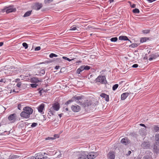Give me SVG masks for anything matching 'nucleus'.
I'll list each match as a JSON object with an SVG mask.
<instances>
[{
	"mask_svg": "<svg viewBox=\"0 0 159 159\" xmlns=\"http://www.w3.org/2000/svg\"><path fill=\"white\" fill-rule=\"evenodd\" d=\"M33 109L29 107H25L23 109V111L20 114L21 116L25 118H29L30 115L32 113Z\"/></svg>",
	"mask_w": 159,
	"mask_h": 159,
	"instance_id": "1",
	"label": "nucleus"
},
{
	"mask_svg": "<svg viewBox=\"0 0 159 159\" xmlns=\"http://www.w3.org/2000/svg\"><path fill=\"white\" fill-rule=\"evenodd\" d=\"M73 156L76 159H87V154L85 152H75L73 154Z\"/></svg>",
	"mask_w": 159,
	"mask_h": 159,
	"instance_id": "2",
	"label": "nucleus"
},
{
	"mask_svg": "<svg viewBox=\"0 0 159 159\" xmlns=\"http://www.w3.org/2000/svg\"><path fill=\"white\" fill-rule=\"evenodd\" d=\"M60 108V105L57 102L55 103L52 104V106L51 107L49 110V112L52 115H54L55 111H58Z\"/></svg>",
	"mask_w": 159,
	"mask_h": 159,
	"instance_id": "3",
	"label": "nucleus"
},
{
	"mask_svg": "<svg viewBox=\"0 0 159 159\" xmlns=\"http://www.w3.org/2000/svg\"><path fill=\"white\" fill-rule=\"evenodd\" d=\"M16 9L14 8L13 6H10L8 7H5L2 10V12H6V13L8 14L9 13L15 12L16 11Z\"/></svg>",
	"mask_w": 159,
	"mask_h": 159,
	"instance_id": "4",
	"label": "nucleus"
},
{
	"mask_svg": "<svg viewBox=\"0 0 159 159\" xmlns=\"http://www.w3.org/2000/svg\"><path fill=\"white\" fill-rule=\"evenodd\" d=\"M96 81L102 84H105L107 82L105 76L101 75L98 76L96 79Z\"/></svg>",
	"mask_w": 159,
	"mask_h": 159,
	"instance_id": "5",
	"label": "nucleus"
},
{
	"mask_svg": "<svg viewBox=\"0 0 159 159\" xmlns=\"http://www.w3.org/2000/svg\"><path fill=\"white\" fill-rule=\"evenodd\" d=\"M75 101L79 105H82L83 102V98L82 96H75L73 98Z\"/></svg>",
	"mask_w": 159,
	"mask_h": 159,
	"instance_id": "6",
	"label": "nucleus"
},
{
	"mask_svg": "<svg viewBox=\"0 0 159 159\" xmlns=\"http://www.w3.org/2000/svg\"><path fill=\"white\" fill-rule=\"evenodd\" d=\"M97 156V155L96 153L93 152H90L87 155V159H93Z\"/></svg>",
	"mask_w": 159,
	"mask_h": 159,
	"instance_id": "7",
	"label": "nucleus"
},
{
	"mask_svg": "<svg viewBox=\"0 0 159 159\" xmlns=\"http://www.w3.org/2000/svg\"><path fill=\"white\" fill-rule=\"evenodd\" d=\"M36 159H47L48 157L46 156H44L43 155L40 154V153L36 154L35 155Z\"/></svg>",
	"mask_w": 159,
	"mask_h": 159,
	"instance_id": "8",
	"label": "nucleus"
},
{
	"mask_svg": "<svg viewBox=\"0 0 159 159\" xmlns=\"http://www.w3.org/2000/svg\"><path fill=\"white\" fill-rule=\"evenodd\" d=\"M130 142L129 140L126 137L122 139L121 140V143L125 145L130 143Z\"/></svg>",
	"mask_w": 159,
	"mask_h": 159,
	"instance_id": "9",
	"label": "nucleus"
},
{
	"mask_svg": "<svg viewBox=\"0 0 159 159\" xmlns=\"http://www.w3.org/2000/svg\"><path fill=\"white\" fill-rule=\"evenodd\" d=\"M42 6L43 5L42 3L38 2L36 3L33 6V8L36 10H39Z\"/></svg>",
	"mask_w": 159,
	"mask_h": 159,
	"instance_id": "10",
	"label": "nucleus"
},
{
	"mask_svg": "<svg viewBox=\"0 0 159 159\" xmlns=\"http://www.w3.org/2000/svg\"><path fill=\"white\" fill-rule=\"evenodd\" d=\"M71 108L73 111L77 112L79 111L80 109V107L79 106L77 105H72L71 106Z\"/></svg>",
	"mask_w": 159,
	"mask_h": 159,
	"instance_id": "11",
	"label": "nucleus"
},
{
	"mask_svg": "<svg viewBox=\"0 0 159 159\" xmlns=\"http://www.w3.org/2000/svg\"><path fill=\"white\" fill-rule=\"evenodd\" d=\"M8 120L10 121H12L13 122L15 121L16 119V114H13L10 115L8 117Z\"/></svg>",
	"mask_w": 159,
	"mask_h": 159,
	"instance_id": "12",
	"label": "nucleus"
},
{
	"mask_svg": "<svg viewBox=\"0 0 159 159\" xmlns=\"http://www.w3.org/2000/svg\"><path fill=\"white\" fill-rule=\"evenodd\" d=\"M150 144L149 143L147 142H143L141 144V147L144 149L148 148L150 147Z\"/></svg>",
	"mask_w": 159,
	"mask_h": 159,
	"instance_id": "13",
	"label": "nucleus"
},
{
	"mask_svg": "<svg viewBox=\"0 0 159 159\" xmlns=\"http://www.w3.org/2000/svg\"><path fill=\"white\" fill-rule=\"evenodd\" d=\"M44 108V104L43 103L41 104L38 107V110L39 112L43 114V110Z\"/></svg>",
	"mask_w": 159,
	"mask_h": 159,
	"instance_id": "14",
	"label": "nucleus"
},
{
	"mask_svg": "<svg viewBox=\"0 0 159 159\" xmlns=\"http://www.w3.org/2000/svg\"><path fill=\"white\" fill-rule=\"evenodd\" d=\"M159 57V54L155 53L152 54L150 56V57L149 58V60L150 61L152 60L153 59H155L157 57Z\"/></svg>",
	"mask_w": 159,
	"mask_h": 159,
	"instance_id": "15",
	"label": "nucleus"
},
{
	"mask_svg": "<svg viewBox=\"0 0 159 159\" xmlns=\"http://www.w3.org/2000/svg\"><path fill=\"white\" fill-rule=\"evenodd\" d=\"M100 96L104 98V100L108 102L109 101V95L105 93H102L100 95Z\"/></svg>",
	"mask_w": 159,
	"mask_h": 159,
	"instance_id": "16",
	"label": "nucleus"
},
{
	"mask_svg": "<svg viewBox=\"0 0 159 159\" xmlns=\"http://www.w3.org/2000/svg\"><path fill=\"white\" fill-rule=\"evenodd\" d=\"M129 93H122L121 96V99L124 100L129 95Z\"/></svg>",
	"mask_w": 159,
	"mask_h": 159,
	"instance_id": "17",
	"label": "nucleus"
},
{
	"mask_svg": "<svg viewBox=\"0 0 159 159\" xmlns=\"http://www.w3.org/2000/svg\"><path fill=\"white\" fill-rule=\"evenodd\" d=\"M119 39L120 40H128L130 42V43H131V41L129 40L128 37L126 36H120L119 38Z\"/></svg>",
	"mask_w": 159,
	"mask_h": 159,
	"instance_id": "18",
	"label": "nucleus"
},
{
	"mask_svg": "<svg viewBox=\"0 0 159 159\" xmlns=\"http://www.w3.org/2000/svg\"><path fill=\"white\" fill-rule=\"evenodd\" d=\"M115 155L112 152H110L108 154V159H114Z\"/></svg>",
	"mask_w": 159,
	"mask_h": 159,
	"instance_id": "19",
	"label": "nucleus"
},
{
	"mask_svg": "<svg viewBox=\"0 0 159 159\" xmlns=\"http://www.w3.org/2000/svg\"><path fill=\"white\" fill-rule=\"evenodd\" d=\"M155 143L158 146H159V134H157L155 136Z\"/></svg>",
	"mask_w": 159,
	"mask_h": 159,
	"instance_id": "20",
	"label": "nucleus"
},
{
	"mask_svg": "<svg viewBox=\"0 0 159 159\" xmlns=\"http://www.w3.org/2000/svg\"><path fill=\"white\" fill-rule=\"evenodd\" d=\"M139 133L143 136H145L146 134V130L145 129H141L139 131Z\"/></svg>",
	"mask_w": 159,
	"mask_h": 159,
	"instance_id": "21",
	"label": "nucleus"
},
{
	"mask_svg": "<svg viewBox=\"0 0 159 159\" xmlns=\"http://www.w3.org/2000/svg\"><path fill=\"white\" fill-rule=\"evenodd\" d=\"M156 144H154L153 147V152L157 154L159 152V149L156 145Z\"/></svg>",
	"mask_w": 159,
	"mask_h": 159,
	"instance_id": "22",
	"label": "nucleus"
},
{
	"mask_svg": "<svg viewBox=\"0 0 159 159\" xmlns=\"http://www.w3.org/2000/svg\"><path fill=\"white\" fill-rule=\"evenodd\" d=\"M84 66H82L80 67L77 69V73L78 74H80L81 72L82 71L84 70Z\"/></svg>",
	"mask_w": 159,
	"mask_h": 159,
	"instance_id": "23",
	"label": "nucleus"
},
{
	"mask_svg": "<svg viewBox=\"0 0 159 159\" xmlns=\"http://www.w3.org/2000/svg\"><path fill=\"white\" fill-rule=\"evenodd\" d=\"M32 11H27L24 15V17H26L29 16L31 15Z\"/></svg>",
	"mask_w": 159,
	"mask_h": 159,
	"instance_id": "24",
	"label": "nucleus"
},
{
	"mask_svg": "<svg viewBox=\"0 0 159 159\" xmlns=\"http://www.w3.org/2000/svg\"><path fill=\"white\" fill-rule=\"evenodd\" d=\"M149 40V38H146V37H143L141 38L140 40V41L141 43H144L146 42L147 41Z\"/></svg>",
	"mask_w": 159,
	"mask_h": 159,
	"instance_id": "25",
	"label": "nucleus"
},
{
	"mask_svg": "<svg viewBox=\"0 0 159 159\" xmlns=\"http://www.w3.org/2000/svg\"><path fill=\"white\" fill-rule=\"evenodd\" d=\"M153 131L155 132H158L159 131V127L156 125L154 126Z\"/></svg>",
	"mask_w": 159,
	"mask_h": 159,
	"instance_id": "26",
	"label": "nucleus"
},
{
	"mask_svg": "<svg viewBox=\"0 0 159 159\" xmlns=\"http://www.w3.org/2000/svg\"><path fill=\"white\" fill-rule=\"evenodd\" d=\"M132 11L134 14H138L139 13V10L137 8H135L133 9Z\"/></svg>",
	"mask_w": 159,
	"mask_h": 159,
	"instance_id": "27",
	"label": "nucleus"
},
{
	"mask_svg": "<svg viewBox=\"0 0 159 159\" xmlns=\"http://www.w3.org/2000/svg\"><path fill=\"white\" fill-rule=\"evenodd\" d=\"M138 46V45L137 43H133L129 45V47L134 48L137 47Z\"/></svg>",
	"mask_w": 159,
	"mask_h": 159,
	"instance_id": "28",
	"label": "nucleus"
},
{
	"mask_svg": "<svg viewBox=\"0 0 159 159\" xmlns=\"http://www.w3.org/2000/svg\"><path fill=\"white\" fill-rule=\"evenodd\" d=\"M118 87V84H116L115 85H114L113 87H112V90L113 91L115 90Z\"/></svg>",
	"mask_w": 159,
	"mask_h": 159,
	"instance_id": "29",
	"label": "nucleus"
},
{
	"mask_svg": "<svg viewBox=\"0 0 159 159\" xmlns=\"http://www.w3.org/2000/svg\"><path fill=\"white\" fill-rule=\"evenodd\" d=\"M45 71L43 69L41 70L40 72L39 73V75H42L45 74Z\"/></svg>",
	"mask_w": 159,
	"mask_h": 159,
	"instance_id": "30",
	"label": "nucleus"
},
{
	"mask_svg": "<svg viewBox=\"0 0 159 159\" xmlns=\"http://www.w3.org/2000/svg\"><path fill=\"white\" fill-rule=\"evenodd\" d=\"M32 81L35 83L38 82L39 81L38 79L36 78H34L32 80Z\"/></svg>",
	"mask_w": 159,
	"mask_h": 159,
	"instance_id": "31",
	"label": "nucleus"
},
{
	"mask_svg": "<svg viewBox=\"0 0 159 159\" xmlns=\"http://www.w3.org/2000/svg\"><path fill=\"white\" fill-rule=\"evenodd\" d=\"M84 70H88L89 69H90V67L89 66H88L87 65H86V66L84 65Z\"/></svg>",
	"mask_w": 159,
	"mask_h": 159,
	"instance_id": "32",
	"label": "nucleus"
},
{
	"mask_svg": "<svg viewBox=\"0 0 159 159\" xmlns=\"http://www.w3.org/2000/svg\"><path fill=\"white\" fill-rule=\"evenodd\" d=\"M117 39H117V37H113V38H111L110 39V40L111 42H115L116 41H117Z\"/></svg>",
	"mask_w": 159,
	"mask_h": 159,
	"instance_id": "33",
	"label": "nucleus"
},
{
	"mask_svg": "<svg viewBox=\"0 0 159 159\" xmlns=\"http://www.w3.org/2000/svg\"><path fill=\"white\" fill-rule=\"evenodd\" d=\"M84 107H89L91 105V103L89 102H85L84 104Z\"/></svg>",
	"mask_w": 159,
	"mask_h": 159,
	"instance_id": "34",
	"label": "nucleus"
},
{
	"mask_svg": "<svg viewBox=\"0 0 159 159\" xmlns=\"http://www.w3.org/2000/svg\"><path fill=\"white\" fill-rule=\"evenodd\" d=\"M57 57V55L55 54L54 53H52L50 54V55H49V57L50 58H52L53 57Z\"/></svg>",
	"mask_w": 159,
	"mask_h": 159,
	"instance_id": "35",
	"label": "nucleus"
},
{
	"mask_svg": "<svg viewBox=\"0 0 159 159\" xmlns=\"http://www.w3.org/2000/svg\"><path fill=\"white\" fill-rule=\"evenodd\" d=\"M76 29V27L75 26V25H74L70 27V30H75Z\"/></svg>",
	"mask_w": 159,
	"mask_h": 159,
	"instance_id": "36",
	"label": "nucleus"
},
{
	"mask_svg": "<svg viewBox=\"0 0 159 159\" xmlns=\"http://www.w3.org/2000/svg\"><path fill=\"white\" fill-rule=\"evenodd\" d=\"M53 0H44L45 4H49L53 1Z\"/></svg>",
	"mask_w": 159,
	"mask_h": 159,
	"instance_id": "37",
	"label": "nucleus"
},
{
	"mask_svg": "<svg viewBox=\"0 0 159 159\" xmlns=\"http://www.w3.org/2000/svg\"><path fill=\"white\" fill-rule=\"evenodd\" d=\"M23 46L25 47V49H26L28 48V44L26 43H22Z\"/></svg>",
	"mask_w": 159,
	"mask_h": 159,
	"instance_id": "38",
	"label": "nucleus"
},
{
	"mask_svg": "<svg viewBox=\"0 0 159 159\" xmlns=\"http://www.w3.org/2000/svg\"><path fill=\"white\" fill-rule=\"evenodd\" d=\"M38 125L37 123H32L31 127H34L37 126Z\"/></svg>",
	"mask_w": 159,
	"mask_h": 159,
	"instance_id": "39",
	"label": "nucleus"
},
{
	"mask_svg": "<svg viewBox=\"0 0 159 159\" xmlns=\"http://www.w3.org/2000/svg\"><path fill=\"white\" fill-rule=\"evenodd\" d=\"M143 32L144 34H148L150 32V30H143L142 31Z\"/></svg>",
	"mask_w": 159,
	"mask_h": 159,
	"instance_id": "40",
	"label": "nucleus"
},
{
	"mask_svg": "<svg viewBox=\"0 0 159 159\" xmlns=\"http://www.w3.org/2000/svg\"><path fill=\"white\" fill-rule=\"evenodd\" d=\"M51 115H52V114H51L50 113V112L48 111V115H47V116H48V118H49V119H51L52 120H53V119L52 118H51Z\"/></svg>",
	"mask_w": 159,
	"mask_h": 159,
	"instance_id": "41",
	"label": "nucleus"
},
{
	"mask_svg": "<svg viewBox=\"0 0 159 159\" xmlns=\"http://www.w3.org/2000/svg\"><path fill=\"white\" fill-rule=\"evenodd\" d=\"M62 58L64 59L67 60V61H71V60H72V59H70L69 58H67V57H62Z\"/></svg>",
	"mask_w": 159,
	"mask_h": 159,
	"instance_id": "42",
	"label": "nucleus"
},
{
	"mask_svg": "<svg viewBox=\"0 0 159 159\" xmlns=\"http://www.w3.org/2000/svg\"><path fill=\"white\" fill-rule=\"evenodd\" d=\"M73 101L72 100H70L68 101H67L65 105H68L69 103L72 102Z\"/></svg>",
	"mask_w": 159,
	"mask_h": 159,
	"instance_id": "43",
	"label": "nucleus"
},
{
	"mask_svg": "<svg viewBox=\"0 0 159 159\" xmlns=\"http://www.w3.org/2000/svg\"><path fill=\"white\" fill-rule=\"evenodd\" d=\"M30 85L31 86L32 88H36V87L38 86V85L36 84H31Z\"/></svg>",
	"mask_w": 159,
	"mask_h": 159,
	"instance_id": "44",
	"label": "nucleus"
},
{
	"mask_svg": "<svg viewBox=\"0 0 159 159\" xmlns=\"http://www.w3.org/2000/svg\"><path fill=\"white\" fill-rule=\"evenodd\" d=\"M55 139V138H53L52 137H48V138H46V140H48V139Z\"/></svg>",
	"mask_w": 159,
	"mask_h": 159,
	"instance_id": "45",
	"label": "nucleus"
},
{
	"mask_svg": "<svg viewBox=\"0 0 159 159\" xmlns=\"http://www.w3.org/2000/svg\"><path fill=\"white\" fill-rule=\"evenodd\" d=\"M40 49H41V48L40 47H39V46L35 48V50L36 51H39Z\"/></svg>",
	"mask_w": 159,
	"mask_h": 159,
	"instance_id": "46",
	"label": "nucleus"
},
{
	"mask_svg": "<svg viewBox=\"0 0 159 159\" xmlns=\"http://www.w3.org/2000/svg\"><path fill=\"white\" fill-rule=\"evenodd\" d=\"M129 3H130V6L132 8H135V7H136L135 4H133L132 5L131 2H130Z\"/></svg>",
	"mask_w": 159,
	"mask_h": 159,
	"instance_id": "47",
	"label": "nucleus"
},
{
	"mask_svg": "<svg viewBox=\"0 0 159 159\" xmlns=\"http://www.w3.org/2000/svg\"><path fill=\"white\" fill-rule=\"evenodd\" d=\"M144 159H150V157L148 156V155H146L144 157H143Z\"/></svg>",
	"mask_w": 159,
	"mask_h": 159,
	"instance_id": "48",
	"label": "nucleus"
},
{
	"mask_svg": "<svg viewBox=\"0 0 159 159\" xmlns=\"http://www.w3.org/2000/svg\"><path fill=\"white\" fill-rule=\"evenodd\" d=\"M138 66V65L137 64H134L132 66V67L133 68H137Z\"/></svg>",
	"mask_w": 159,
	"mask_h": 159,
	"instance_id": "49",
	"label": "nucleus"
},
{
	"mask_svg": "<svg viewBox=\"0 0 159 159\" xmlns=\"http://www.w3.org/2000/svg\"><path fill=\"white\" fill-rule=\"evenodd\" d=\"M21 82H19V83H18L17 84H16V86H17L18 87L20 88V86H21Z\"/></svg>",
	"mask_w": 159,
	"mask_h": 159,
	"instance_id": "50",
	"label": "nucleus"
},
{
	"mask_svg": "<svg viewBox=\"0 0 159 159\" xmlns=\"http://www.w3.org/2000/svg\"><path fill=\"white\" fill-rule=\"evenodd\" d=\"M21 105L20 104H19L18 105V108L19 110H21Z\"/></svg>",
	"mask_w": 159,
	"mask_h": 159,
	"instance_id": "51",
	"label": "nucleus"
},
{
	"mask_svg": "<svg viewBox=\"0 0 159 159\" xmlns=\"http://www.w3.org/2000/svg\"><path fill=\"white\" fill-rule=\"evenodd\" d=\"M59 137V135L58 134H55L54 135L53 138H55V139L56 138H58Z\"/></svg>",
	"mask_w": 159,
	"mask_h": 159,
	"instance_id": "52",
	"label": "nucleus"
},
{
	"mask_svg": "<svg viewBox=\"0 0 159 159\" xmlns=\"http://www.w3.org/2000/svg\"><path fill=\"white\" fill-rule=\"evenodd\" d=\"M28 159H36V158L34 156H32L30 158H28Z\"/></svg>",
	"mask_w": 159,
	"mask_h": 159,
	"instance_id": "53",
	"label": "nucleus"
},
{
	"mask_svg": "<svg viewBox=\"0 0 159 159\" xmlns=\"http://www.w3.org/2000/svg\"><path fill=\"white\" fill-rule=\"evenodd\" d=\"M140 126H142L144 127H145V128H146V126H145V125L144 124H140Z\"/></svg>",
	"mask_w": 159,
	"mask_h": 159,
	"instance_id": "54",
	"label": "nucleus"
},
{
	"mask_svg": "<svg viewBox=\"0 0 159 159\" xmlns=\"http://www.w3.org/2000/svg\"><path fill=\"white\" fill-rule=\"evenodd\" d=\"M60 67V66H56L55 67V69L56 70L58 69Z\"/></svg>",
	"mask_w": 159,
	"mask_h": 159,
	"instance_id": "55",
	"label": "nucleus"
},
{
	"mask_svg": "<svg viewBox=\"0 0 159 159\" xmlns=\"http://www.w3.org/2000/svg\"><path fill=\"white\" fill-rule=\"evenodd\" d=\"M3 44V43L2 42H0V47L2 46Z\"/></svg>",
	"mask_w": 159,
	"mask_h": 159,
	"instance_id": "56",
	"label": "nucleus"
},
{
	"mask_svg": "<svg viewBox=\"0 0 159 159\" xmlns=\"http://www.w3.org/2000/svg\"><path fill=\"white\" fill-rule=\"evenodd\" d=\"M43 90V89H42V90H40L39 91V93L40 94H41L40 95H41V93L42 92V91Z\"/></svg>",
	"mask_w": 159,
	"mask_h": 159,
	"instance_id": "57",
	"label": "nucleus"
},
{
	"mask_svg": "<svg viewBox=\"0 0 159 159\" xmlns=\"http://www.w3.org/2000/svg\"><path fill=\"white\" fill-rule=\"evenodd\" d=\"M131 153V151H129L128 152V154H128V155H130V154Z\"/></svg>",
	"mask_w": 159,
	"mask_h": 159,
	"instance_id": "58",
	"label": "nucleus"
},
{
	"mask_svg": "<svg viewBox=\"0 0 159 159\" xmlns=\"http://www.w3.org/2000/svg\"><path fill=\"white\" fill-rule=\"evenodd\" d=\"M62 115H63V114L62 113H61V114H59V115H58V116H59L60 117H61L62 116Z\"/></svg>",
	"mask_w": 159,
	"mask_h": 159,
	"instance_id": "59",
	"label": "nucleus"
},
{
	"mask_svg": "<svg viewBox=\"0 0 159 159\" xmlns=\"http://www.w3.org/2000/svg\"><path fill=\"white\" fill-rule=\"evenodd\" d=\"M110 3L113 2L114 1V0H109Z\"/></svg>",
	"mask_w": 159,
	"mask_h": 159,
	"instance_id": "60",
	"label": "nucleus"
},
{
	"mask_svg": "<svg viewBox=\"0 0 159 159\" xmlns=\"http://www.w3.org/2000/svg\"><path fill=\"white\" fill-rule=\"evenodd\" d=\"M3 82L4 80L3 79H1V80H0V82Z\"/></svg>",
	"mask_w": 159,
	"mask_h": 159,
	"instance_id": "61",
	"label": "nucleus"
},
{
	"mask_svg": "<svg viewBox=\"0 0 159 159\" xmlns=\"http://www.w3.org/2000/svg\"><path fill=\"white\" fill-rule=\"evenodd\" d=\"M66 111H68V108H66Z\"/></svg>",
	"mask_w": 159,
	"mask_h": 159,
	"instance_id": "62",
	"label": "nucleus"
},
{
	"mask_svg": "<svg viewBox=\"0 0 159 159\" xmlns=\"http://www.w3.org/2000/svg\"><path fill=\"white\" fill-rule=\"evenodd\" d=\"M45 91L43 89V90L42 91V92H44Z\"/></svg>",
	"mask_w": 159,
	"mask_h": 159,
	"instance_id": "63",
	"label": "nucleus"
},
{
	"mask_svg": "<svg viewBox=\"0 0 159 159\" xmlns=\"http://www.w3.org/2000/svg\"><path fill=\"white\" fill-rule=\"evenodd\" d=\"M44 154H46V155H47V154L46 153H44Z\"/></svg>",
	"mask_w": 159,
	"mask_h": 159,
	"instance_id": "64",
	"label": "nucleus"
}]
</instances>
